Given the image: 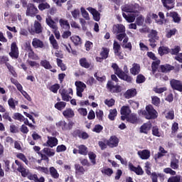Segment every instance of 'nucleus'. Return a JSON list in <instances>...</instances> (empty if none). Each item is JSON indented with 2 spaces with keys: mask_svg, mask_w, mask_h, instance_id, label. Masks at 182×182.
Wrapping results in <instances>:
<instances>
[{
  "mask_svg": "<svg viewBox=\"0 0 182 182\" xmlns=\"http://www.w3.org/2000/svg\"><path fill=\"white\" fill-rule=\"evenodd\" d=\"M42 151L48 157H52L55 156V151H53V149H50L49 148H44Z\"/></svg>",
  "mask_w": 182,
  "mask_h": 182,
  "instance_id": "6e6d98bb",
  "label": "nucleus"
},
{
  "mask_svg": "<svg viewBox=\"0 0 182 182\" xmlns=\"http://www.w3.org/2000/svg\"><path fill=\"white\" fill-rule=\"evenodd\" d=\"M63 116H64L65 119H73V117H75V111L71 108H67L63 112Z\"/></svg>",
  "mask_w": 182,
  "mask_h": 182,
  "instance_id": "bb28decb",
  "label": "nucleus"
},
{
  "mask_svg": "<svg viewBox=\"0 0 182 182\" xmlns=\"http://www.w3.org/2000/svg\"><path fill=\"white\" fill-rule=\"evenodd\" d=\"M42 31H43L42 24H41V23L38 21L34 22L33 28L28 29V32H30L31 35H38L39 33H42Z\"/></svg>",
  "mask_w": 182,
  "mask_h": 182,
  "instance_id": "1a4fd4ad",
  "label": "nucleus"
},
{
  "mask_svg": "<svg viewBox=\"0 0 182 182\" xmlns=\"http://www.w3.org/2000/svg\"><path fill=\"white\" fill-rule=\"evenodd\" d=\"M49 174H50L53 178H58L59 177V173H58V170H56V168H55L53 166L50 167Z\"/></svg>",
  "mask_w": 182,
  "mask_h": 182,
  "instance_id": "49530a36",
  "label": "nucleus"
},
{
  "mask_svg": "<svg viewBox=\"0 0 182 182\" xmlns=\"http://www.w3.org/2000/svg\"><path fill=\"white\" fill-rule=\"evenodd\" d=\"M130 73H132L134 76L139 75V73H140V65L134 63L132 65V68H130Z\"/></svg>",
  "mask_w": 182,
  "mask_h": 182,
  "instance_id": "72a5a7b5",
  "label": "nucleus"
},
{
  "mask_svg": "<svg viewBox=\"0 0 182 182\" xmlns=\"http://www.w3.org/2000/svg\"><path fill=\"white\" fill-rule=\"evenodd\" d=\"M152 134L155 136V137H161V133L160 132V129H159L158 126H154L152 127Z\"/></svg>",
  "mask_w": 182,
  "mask_h": 182,
  "instance_id": "4d7b16f0",
  "label": "nucleus"
},
{
  "mask_svg": "<svg viewBox=\"0 0 182 182\" xmlns=\"http://www.w3.org/2000/svg\"><path fill=\"white\" fill-rule=\"evenodd\" d=\"M180 161L176 158V156H173L171 159V164L170 167L173 168V170H178Z\"/></svg>",
  "mask_w": 182,
  "mask_h": 182,
  "instance_id": "cd10ccee",
  "label": "nucleus"
},
{
  "mask_svg": "<svg viewBox=\"0 0 182 182\" xmlns=\"http://www.w3.org/2000/svg\"><path fill=\"white\" fill-rule=\"evenodd\" d=\"M15 164L18 166L17 171L21 173L22 177H26L28 176V172L26 171V168L23 167V165L21 161L16 160Z\"/></svg>",
  "mask_w": 182,
  "mask_h": 182,
  "instance_id": "6ab92c4d",
  "label": "nucleus"
},
{
  "mask_svg": "<svg viewBox=\"0 0 182 182\" xmlns=\"http://www.w3.org/2000/svg\"><path fill=\"white\" fill-rule=\"evenodd\" d=\"M38 8L39 11H45V9H49L50 8V5L48 4V2H42L38 4Z\"/></svg>",
  "mask_w": 182,
  "mask_h": 182,
  "instance_id": "3c124183",
  "label": "nucleus"
},
{
  "mask_svg": "<svg viewBox=\"0 0 182 182\" xmlns=\"http://www.w3.org/2000/svg\"><path fill=\"white\" fill-rule=\"evenodd\" d=\"M158 15L160 19L156 20V23H157V25H163L164 22H166V16H164V13L160 11L159 12Z\"/></svg>",
  "mask_w": 182,
  "mask_h": 182,
  "instance_id": "79ce46f5",
  "label": "nucleus"
},
{
  "mask_svg": "<svg viewBox=\"0 0 182 182\" xmlns=\"http://www.w3.org/2000/svg\"><path fill=\"white\" fill-rule=\"evenodd\" d=\"M158 53L160 56H164V55H168L170 53V49L168 47L160 46L158 49Z\"/></svg>",
  "mask_w": 182,
  "mask_h": 182,
  "instance_id": "c9c22d12",
  "label": "nucleus"
},
{
  "mask_svg": "<svg viewBox=\"0 0 182 182\" xmlns=\"http://www.w3.org/2000/svg\"><path fill=\"white\" fill-rule=\"evenodd\" d=\"M59 141L57 139L56 137L55 136H48V140L47 141L43 144V146L46 147H50L51 149L53 147H56V145Z\"/></svg>",
  "mask_w": 182,
  "mask_h": 182,
  "instance_id": "4468645a",
  "label": "nucleus"
},
{
  "mask_svg": "<svg viewBox=\"0 0 182 182\" xmlns=\"http://www.w3.org/2000/svg\"><path fill=\"white\" fill-rule=\"evenodd\" d=\"M159 177H164L162 173H158L156 172H153L151 173V181L152 182H159Z\"/></svg>",
  "mask_w": 182,
  "mask_h": 182,
  "instance_id": "052dcab7",
  "label": "nucleus"
},
{
  "mask_svg": "<svg viewBox=\"0 0 182 182\" xmlns=\"http://www.w3.org/2000/svg\"><path fill=\"white\" fill-rule=\"evenodd\" d=\"M113 50L115 56H117L119 59L122 60L123 59V53H122V46L119 43V42L114 41L113 43Z\"/></svg>",
  "mask_w": 182,
  "mask_h": 182,
  "instance_id": "f8f14e48",
  "label": "nucleus"
},
{
  "mask_svg": "<svg viewBox=\"0 0 182 182\" xmlns=\"http://www.w3.org/2000/svg\"><path fill=\"white\" fill-rule=\"evenodd\" d=\"M132 113L129 106H122L120 109V114L122 116H129Z\"/></svg>",
  "mask_w": 182,
  "mask_h": 182,
  "instance_id": "e433bc0d",
  "label": "nucleus"
},
{
  "mask_svg": "<svg viewBox=\"0 0 182 182\" xmlns=\"http://www.w3.org/2000/svg\"><path fill=\"white\" fill-rule=\"evenodd\" d=\"M143 22H144V17L141 15L136 18V23L138 26H141L143 25Z\"/></svg>",
  "mask_w": 182,
  "mask_h": 182,
  "instance_id": "774afa93",
  "label": "nucleus"
},
{
  "mask_svg": "<svg viewBox=\"0 0 182 182\" xmlns=\"http://www.w3.org/2000/svg\"><path fill=\"white\" fill-rule=\"evenodd\" d=\"M6 66L7 68V69L9 70V71L10 72V73L14 77H16V76H18V74L16 73V71H15V68H14V66L11 65L9 63H6Z\"/></svg>",
  "mask_w": 182,
  "mask_h": 182,
  "instance_id": "864d4df0",
  "label": "nucleus"
},
{
  "mask_svg": "<svg viewBox=\"0 0 182 182\" xmlns=\"http://www.w3.org/2000/svg\"><path fill=\"white\" fill-rule=\"evenodd\" d=\"M112 68L113 70L114 71V74L118 76L119 79L122 80H124V82H127V83H132V80H133V77L132 76L129 75V68H127V65H124L123 68V70L120 68H119V65L117 63H112Z\"/></svg>",
  "mask_w": 182,
  "mask_h": 182,
  "instance_id": "f257e3e1",
  "label": "nucleus"
},
{
  "mask_svg": "<svg viewBox=\"0 0 182 182\" xmlns=\"http://www.w3.org/2000/svg\"><path fill=\"white\" fill-rule=\"evenodd\" d=\"M151 103L152 105H154V106H156V107L160 106V103H161L160 98H159V97L157 96L151 97Z\"/></svg>",
  "mask_w": 182,
  "mask_h": 182,
  "instance_id": "69168bd1",
  "label": "nucleus"
},
{
  "mask_svg": "<svg viewBox=\"0 0 182 182\" xmlns=\"http://www.w3.org/2000/svg\"><path fill=\"white\" fill-rule=\"evenodd\" d=\"M75 174L77 176H83L85 173H86V169H85V167L83 166L76 164H75Z\"/></svg>",
  "mask_w": 182,
  "mask_h": 182,
  "instance_id": "7c9ffc66",
  "label": "nucleus"
},
{
  "mask_svg": "<svg viewBox=\"0 0 182 182\" xmlns=\"http://www.w3.org/2000/svg\"><path fill=\"white\" fill-rule=\"evenodd\" d=\"M150 30L148 29L146 32L149 33L148 34V38H149V46L152 48V49H155L156 46H157V41H159V32H157L156 30L152 29L149 31Z\"/></svg>",
  "mask_w": 182,
  "mask_h": 182,
  "instance_id": "7ed1b4c3",
  "label": "nucleus"
},
{
  "mask_svg": "<svg viewBox=\"0 0 182 182\" xmlns=\"http://www.w3.org/2000/svg\"><path fill=\"white\" fill-rule=\"evenodd\" d=\"M117 116V109H116V108L109 110L108 119H109L112 122H113L116 119Z\"/></svg>",
  "mask_w": 182,
  "mask_h": 182,
  "instance_id": "c03bdc74",
  "label": "nucleus"
},
{
  "mask_svg": "<svg viewBox=\"0 0 182 182\" xmlns=\"http://www.w3.org/2000/svg\"><path fill=\"white\" fill-rule=\"evenodd\" d=\"M87 9L89 11V12H90V14H92L93 18L96 21V22H99V21H100V13H99L97 10L92 7H88Z\"/></svg>",
  "mask_w": 182,
  "mask_h": 182,
  "instance_id": "a878e982",
  "label": "nucleus"
},
{
  "mask_svg": "<svg viewBox=\"0 0 182 182\" xmlns=\"http://www.w3.org/2000/svg\"><path fill=\"white\" fill-rule=\"evenodd\" d=\"M28 180H33L35 182H45V178L41 176L40 178H38L36 174H31L28 176Z\"/></svg>",
  "mask_w": 182,
  "mask_h": 182,
  "instance_id": "58836bf2",
  "label": "nucleus"
},
{
  "mask_svg": "<svg viewBox=\"0 0 182 182\" xmlns=\"http://www.w3.org/2000/svg\"><path fill=\"white\" fill-rule=\"evenodd\" d=\"M136 95H137V90H136V88H131L125 92L124 97L126 99H132V97H134Z\"/></svg>",
  "mask_w": 182,
  "mask_h": 182,
  "instance_id": "c85d7f7f",
  "label": "nucleus"
},
{
  "mask_svg": "<svg viewBox=\"0 0 182 182\" xmlns=\"http://www.w3.org/2000/svg\"><path fill=\"white\" fill-rule=\"evenodd\" d=\"M170 85L173 90H178V92H182L181 81L176 79H172L170 80Z\"/></svg>",
  "mask_w": 182,
  "mask_h": 182,
  "instance_id": "ddd939ff",
  "label": "nucleus"
},
{
  "mask_svg": "<svg viewBox=\"0 0 182 182\" xmlns=\"http://www.w3.org/2000/svg\"><path fill=\"white\" fill-rule=\"evenodd\" d=\"M56 60L58 68H60L61 70L63 71L66 70L67 68L66 65L63 63V61L60 58H57Z\"/></svg>",
  "mask_w": 182,
  "mask_h": 182,
  "instance_id": "338daca9",
  "label": "nucleus"
},
{
  "mask_svg": "<svg viewBox=\"0 0 182 182\" xmlns=\"http://www.w3.org/2000/svg\"><path fill=\"white\" fill-rule=\"evenodd\" d=\"M128 167L130 171H134V173H136L137 176H143V174H144V171H143V168H141V166H140L136 167L134 166V165H133V164L129 163Z\"/></svg>",
  "mask_w": 182,
  "mask_h": 182,
  "instance_id": "dca6fc26",
  "label": "nucleus"
},
{
  "mask_svg": "<svg viewBox=\"0 0 182 182\" xmlns=\"http://www.w3.org/2000/svg\"><path fill=\"white\" fill-rule=\"evenodd\" d=\"M151 129V123L146 122L141 126L139 128L140 133H144V134H148L149 132Z\"/></svg>",
  "mask_w": 182,
  "mask_h": 182,
  "instance_id": "b1692460",
  "label": "nucleus"
},
{
  "mask_svg": "<svg viewBox=\"0 0 182 182\" xmlns=\"http://www.w3.org/2000/svg\"><path fill=\"white\" fill-rule=\"evenodd\" d=\"M109 52H110V49L108 48H102V52L100 53V56L102 57V59H107L109 58Z\"/></svg>",
  "mask_w": 182,
  "mask_h": 182,
  "instance_id": "a18cd8bd",
  "label": "nucleus"
},
{
  "mask_svg": "<svg viewBox=\"0 0 182 182\" xmlns=\"http://www.w3.org/2000/svg\"><path fill=\"white\" fill-rule=\"evenodd\" d=\"M32 46L34 49H42L45 48V44L43 43V41H41V39L34 38L32 41Z\"/></svg>",
  "mask_w": 182,
  "mask_h": 182,
  "instance_id": "5701e85b",
  "label": "nucleus"
},
{
  "mask_svg": "<svg viewBox=\"0 0 182 182\" xmlns=\"http://www.w3.org/2000/svg\"><path fill=\"white\" fill-rule=\"evenodd\" d=\"M4 171L6 173H9L11 171V161L6 159L4 160Z\"/></svg>",
  "mask_w": 182,
  "mask_h": 182,
  "instance_id": "680f3d73",
  "label": "nucleus"
},
{
  "mask_svg": "<svg viewBox=\"0 0 182 182\" xmlns=\"http://www.w3.org/2000/svg\"><path fill=\"white\" fill-rule=\"evenodd\" d=\"M88 156L92 164L95 166L96 164V157H97V156L93 152H90Z\"/></svg>",
  "mask_w": 182,
  "mask_h": 182,
  "instance_id": "bf43d9fd",
  "label": "nucleus"
},
{
  "mask_svg": "<svg viewBox=\"0 0 182 182\" xmlns=\"http://www.w3.org/2000/svg\"><path fill=\"white\" fill-rule=\"evenodd\" d=\"M126 32V27L123 24H114L112 27V33H123Z\"/></svg>",
  "mask_w": 182,
  "mask_h": 182,
  "instance_id": "a211bd4d",
  "label": "nucleus"
},
{
  "mask_svg": "<svg viewBox=\"0 0 182 182\" xmlns=\"http://www.w3.org/2000/svg\"><path fill=\"white\" fill-rule=\"evenodd\" d=\"M16 157L17 159H19L20 160L23 161V163H25V164L28 166V163H29V161H28V159H26V156H25V154L22 153H19L16 155Z\"/></svg>",
  "mask_w": 182,
  "mask_h": 182,
  "instance_id": "0e129e2a",
  "label": "nucleus"
},
{
  "mask_svg": "<svg viewBox=\"0 0 182 182\" xmlns=\"http://www.w3.org/2000/svg\"><path fill=\"white\" fill-rule=\"evenodd\" d=\"M138 114L144 116L147 120L157 119V111L153 107V105H149L146 107V110L141 109L138 111Z\"/></svg>",
  "mask_w": 182,
  "mask_h": 182,
  "instance_id": "f03ea898",
  "label": "nucleus"
},
{
  "mask_svg": "<svg viewBox=\"0 0 182 182\" xmlns=\"http://www.w3.org/2000/svg\"><path fill=\"white\" fill-rule=\"evenodd\" d=\"M70 40L75 46H79L82 43V38L79 36H73L70 37Z\"/></svg>",
  "mask_w": 182,
  "mask_h": 182,
  "instance_id": "a19ab883",
  "label": "nucleus"
},
{
  "mask_svg": "<svg viewBox=\"0 0 182 182\" xmlns=\"http://www.w3.org/2000/svg\"><path fill=\"white\" fill-rule=\"evenodd\" d=\"M46 23L53 31H58V23H56V21L52 19V16H48V17L46 18Z\"/></svg>",
  "mask_w": 182,
  "mask_h": 182,
  "instance_id": "f3484780",
  "label": "nucleus"
},
{
  "mask_svg": "<svg viewBox=\"0 0 182 182\" xmlns=\"http://www.w3.org/2000/svg\"><path fill=\"white\" fill-rule=\"evenodd\" d=\"M122 11L123 12H127V14H136L133 6H125L122 7Z\"/></svg>",
  "mask_w": 182,
  "mask_h": 182,
  "instance_id": "09e8293b",
  "label": "nucleus"
},
{
  "mask_svg": "<svg viewBox=\"0 0 182 182\" xmlns=\"http://www.w3.org/2000/svg\"><path fill=\"white\" fill-rule=\"evenodd\" d=\"M106 87L110 93H120L122 92V87L120 85H114V82L112 80L107 82Z\"/></svg>",
  "mask_w": 182,
  "mask_h": 182,
  "instance_id": "6e6552de",
  "label": "nucleus"
},
{
  "mask_svg": "<svg viewBox=\"0 0 182 182\" xmlns=\"http://www.w3.org/2000/svg\"><path fill=\"white\" fill-rule=\"evenodd\" d=\"M162 5L167 9L170 11L174 8L176 5V0H161Z\"/></svg>",
  "mask_w": 182,
  "mask_h": 182,
  "instance_id": "aec40b11",
  "label": "nucleus"
},
{
  "mask_svg": "<svg viewBox=\"0 0 182 182\" xmlns=\"http://www.w3.org/2000/svg\"><path fill=\"white\" fill-rule=\"evenodd\" d=\"M120 140L117 136H112L109 139V140L107 141V144L110 147V149H114V147H117L119 146V142Z\"/></svg>",
  "mask_w": 182,
  "mask_h": 182,
  "instance_id": "2eb2a0df",
  "label": "nucleus"
},
{
  "mask_svg": "<svg viewBox=\"0 0 182 182\" xmlns=\"http://www.w3.org/2000/svg\"><path fill=\"white\" fill-rule=\"evenodd\" d=\"M41 66L42 68H44V69H47L50 70V72H53V73H56L57 70L56 69L53 68L52 69V65H50V63L47 60H43L40 62Z\"/></svg>",
  "mask_w": 182,
  "mask_h": 182,
  "instance_id": "4be33fe9",
  "label": "nucleus"
},
{
  "mask_svg": "<svg viewBox=\"0 0 182 182\" xmlns=\"http://www.w3.org/2000/svg\"><path fill=\"white\" fill-rule=\"evenodd\" d=\"M101 173L104 174V176H107L108 177L112 176V174H113V169L110 168H103L101 170Z\"/></svg>",
  "mask_w": 182,
  "mask_h": 182,
  "instance_id": "8fccbe9b",
  "label": "nucleus"
},
{
  "mask_svg": "<svg viewBox=\"0 0 182 182\" xmlns=\"http://www.w3.org/2000/svg\"><path fill=\"white\" fill-rule=\"evenodd\" d=\"M77 147L78 149V154H81V156H87L89 151L87 150L86 145L81 144Z\"/></svg>",
  "mask_w": 182,
  "mask_h": 182,
  "instance_id": "f704fd0d",
  "label": "nucleus"
},
{
  "mask_svg": "<svg viewBox=\"0 0 182 182\" xmlns=\"http://www.w3.org/2000/svg\"><path fill=\"white\" fill-rule=\"evenodd\" d=\"M122 16L129 23H132L136 21V16L134 14H129L127 16L125 13H122Z\"/></svg>",
  "mask_w": 182,
  "mask_h": 182,
  "instance_id": "ea45409f",
  "label": "nucleus"
},
{
  "mask_svg": "<svg viewBox=\"0 0 182 182\" xmlns=\"http://www.w3.org/2000/svg\"><path fill=\"white\" fill-rule=\"evenodd\" d=\"M80 65L82 68H85V69H89L90 66H92V63L87 61L86 58H82L79 60Z\"/></svg>",
  "mask_w": 182,
  "mask_h": 182,
  "instance_id": "2f4dec72",
  "label": "nucleus"
},
{
  "mask_svg": "<svg viewBox=\"0 0 182 182\" xmlns=\"http://www.w3.org/2000/svg\"><path fill=\"white\" fill-rule=\"evenodd\" d=\"M160 69L162 73H170V71L174 70L176 68L170 64H164L160 65Z\"/></svg>",
  "mask_w": 182,
  "mask_h": 182,
  "instance_id": "393cba45",
  "label": "nucleus"
},
{
  "mask_svg": "<svg viewBox=\"0 0 182 182\" xmlns=\"http://www.w3.org/2000/svg\"><path fill=\"white\" fill-rule=\"evenodd\" d=\"M12 118L14 120H18V122H23L25 120V117L22 115V114L18 113V112H15L12 117Z\"/></svg>",
  "mask_w": 182,
  "mask_h": 182,
  "instance_id": "603ef678",
  "label": "nucleus"
},
{
  "mask_svg": "<svg viewBox=\"0 0 182 182\" xmlns=\"http://www.w3.org/2000/svg\"><path fill=\"white\" fill-rule=\"evenodd\" d=\"M168 182H181V176L177 175L175 176H171L168 178Z\"/></svg>",
  "mask_w": 182,
  "mask_h": 182,
  "instance_id": "e2e57ef3",
  "label": "nucleus"
},
{
  "mask_svg": "<svg viewBox=\"0 0 182 182\" xmlns=\"http://www.w3.org/2000/svg\"><path fill=\"white\" fill-rule=\"evenodd\" d=\"M58 92L61 95L62 100H63L64 102H70L72 97L70 95H71V96H73V90L72 88H69L68 90L61 88L59 90Z\"/></svg>",
  "mask_w": 182,
  "mask_h": 182,
  "instance_id": "20e7f679",
  "label": "nucleus"
},
{
  "mask_svg": "<svg viewBox=\"0 0 182 182\" xmlns=\"http://www.w3.org/2000/svg\"><path fill=\"white\" fill-rule=\"evenodd\" d=\"M161 61L160 60H156L155 61H153L151 63V69L153 73H156L157 72V70L159 69V65H160Z\"/></svg>",
  "mask_w": 182,
  "mask_h": 182,
  "instance_id": "de8ad7c7",
  "label": "nucleus"
},
{
  "mask_svg": "<svg viewBox=\"0 0 182 182\" xmlns=\"http://www.w3.org/2000/svg\"><path fill=\"white\" fill-rule=\"evenodd\" d=\"M137 154L141 160H149L150 159L151 153L149 149H144L142 151H139Z\"/></svg>",
  "mask_w": 182,
  "mask_h": 182,
  "instance_id": "412c9836",
  "label": "nucleus"
},
{
  "mask_svg": "<svg viewBox=\"0 0 182 182\" xmlns=\"http://www.w3.org/2000/svg\"><path fill=\"white\" fill-rule=\"evenodd\" d=\"M181 51V46H175L173 48L170 49L169 53L171 55H175L174 59L179 62V63H182V53Z\"/></svg>",
  "mask_w": 182,
  "mask_h": 182,
  "instance_id": "423d86ee",
  "label": "nucleus"
},
{
  "mask_svg": "<svg viewBox=\"0 0 182 182\" xmlns=\"http://www.w3.org/2000/svg\"><path fill=\"white\" fill-rule=\"evenodd\" d=\"M75 85L76 86L77 96H78V97H82V93L85 92V89L87 87L86 84L82 81H76Z\"/></svg>",
  "mask_w": 182,
  "mask_h": 182,
  "instance_id": "9d476101",
  "label": "nucleus"
},
{
  "mask_svg": "<svg viewBox=\"0 0 182 182\" xmlns=\"http://www.w3.org/2000/svg\"><path fill=\"white\" fill-rule=\"evenodd\" d=\"M127 122L131 123V124H137L139 123V117L136 114L132 113L128 115Z\"/></svg>",
  "mask_w": 182,
  "mask_h": 182,
  "instance_id": "c756f323",
  "label": "nucleus"
},
{
  "mask_svg": "<svg viewBox=\"0 0 182 182\" xmlns=\"http://www.w3.org/2000/svg\"><path fill=\"white\" fill-rule=\"evenodd\" d=\"M60 26L65 29V31H69L70 29V24L68 20H65L63 18H60L59 20Z\"/></svg>",
  "mask_w": 182,
  "mask_h": 182,
  "instance_id": "473e14b6",
  "label": "nucleus"
},
{
  "mask_svg": "<svg viewBox=\"0 0 182 182\" xmlns=\"http://www.w3.org/2000/svg\"><path fill=\"white\" fill-rule=\"evenodd\" d=\"M8 105L11 109H13V110H15L16 109V105H18V101H15L14 98H10L8 100Z\"/></svg>",
  "mask_w": 182,
  "mask_h": 182,
  "instance_id": "5fc2aeb1",
  "label": "nucleus"
},
{
  "mask_svg": "<svg viewBox=\"0 0 182 182\" xmlns=\"http://www.w3.org/2000/svg\"><path fill=\"white\" fill-rule=\"evenodd\" d=\"M55 109H57V110H59L60 112H62L65 107H66V102H58L54 105Z\"/></svg>",
  "mask_w": 182,
  "mask_h": 182,
  "instance_id": "37998d69",
  "label": "nucleus"
},
{
  "mask_svg": "<svg viewBox=\"0 0 182 182\" xmlns=\"http://www.w3.org/2000/svg\"><path fill=\"white\" fill-rule=\"evenodd\" d=\"M170 15L175 23H180L181 22V17H180L176 11L171 12Z\"/></svg>",
  "mask_w": 182,
  "mask_h": 182,
  "instance_id": "4c0bfd02",
  "label": "nucleus"
},
{
  "mask_svg": "<svg viewBox=\"0 0 182 182\" xmlns=\"http://www.w3.org/2000/svg\"><path fill=\"white\" fill-rule=\"evenodd\" d=\"M25 50L28 52V56L29 59H32V60H39V56H38V54L35 53V51H33V49L31 46V43H26Z\"/></svg>",
  "mask_w": 182,
  "mask_h": 182,
  "instance_id": "39448f33",
  "label": "nucleus"
},
{
  "mask_svg": "<svg viewBox=\"0 0 182 182\" xmlns=\"http://www.w3.org/2000/svg\"><path fill=\"white\" fill-rule=\"evenodd\" d=\"M144 82H146V77L143 74H139L136 76V83L140 85V83H144Z\"/></svg>",
  "mask_w": 182,
  "mask_h": 182,
  "instance_id": "13d9d810",
  "label": "nucleus"
},
{
  "mask_svg": "<svg viewBox=\"0 0 182 182\" xmlns=\"http://www.w3.org/2000/svg\"><path fill=\"white\" fill-rule=\"evenodd\" d=\"M38 14H39V10H38V7H36V6H35V4L32 3H29L27 5V9L26 11V16L33 17Z\"/></svg>",
  "mask_w": 182,
  "mask_h": 182,
  "instance_id": "0eeeda50",
  "label": "nucleus"
},
{
  "mask_svg": "<svg viewBox=\"0 0 182 182\" xmlns=\"http://www.w3.org/2000/svg\"><path fill=\"white\" fill-rule=\"evenodd\" d=\"M73 137H79V139H82V140H87L89 139V134L86 132H83L80 129H75L71 133Z\"/></svg>",
  "mask_w": 182,
  "mask_h": 182,
  "instance_id": "9b49d317",
  "label": "nucleus"
}]
</instances>
